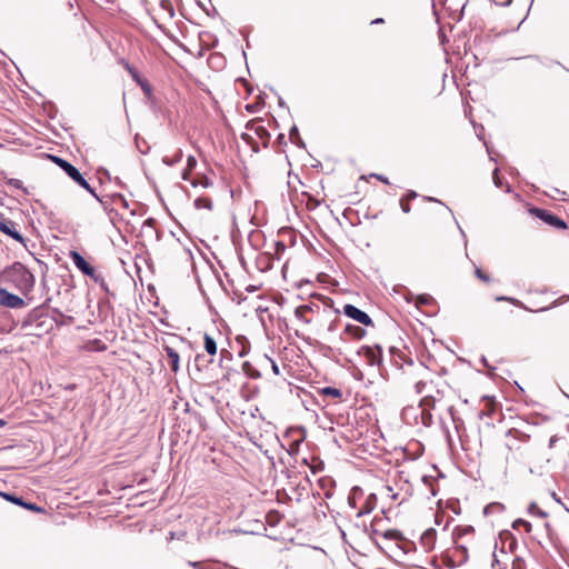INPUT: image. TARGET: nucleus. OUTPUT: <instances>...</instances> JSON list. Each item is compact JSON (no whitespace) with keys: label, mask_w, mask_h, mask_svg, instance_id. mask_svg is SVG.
Instances as JSON below:
<instances>
[{"label":"nucleus","mask_w":569,"mask_h":569,"mask_svg":"<svg viewBox=\"0 0 569 569\" xmlns=\"http://www.w3.org/2000/svg\"><path fill=\"white\" fill-rule=\"evenodd\" d=\"M49 158L59 166L66 174L74 181L78 186L86 189L90 194H92L98 201H101L99 196L96 193V191L90 187L88 181L83 178L81 172L71 163H69L67 160L59 158L57 156H49Z\"/></svg>","instance_id":"f257e3e1"},{"label":"nucleus","mask_w":569,"mask_h":569,"mask_svg":"<svg viewBox=\"0 0 569 569\" xmlns=\"http://www.w3.org/2000/svg\"><path fill=\"white\" fill-rule=\"evenodd\" d=\"M496 300L497 301H508V302L512 303L513 306L522 308V309H525L527 311L543 312V311L550 310V309L561 305L563 301H568L569 300V296H562L561 298L556 299L550 306L543 307V308H539L537 310L528 308L520 300H518L516 298H511V297L499 296V297L496 298Z\"/></svg>","instance_id":"f03ea898"},{"label":"nucleus","mask_w":569,"mask_h":569,"mask_svg":"<svg viewBox=\"0 0 569 569\" xmlns=\"http://www.w3.org/2000/svg\"><path fill=\"white\" fill-rule=\"evenodd\" d=\"M357 353L359 357L365 359L368 366H379L381 362V348L378 346H362Z\"/></svg>","instance_id":"7ed1b4c3"},{"label":"nucleus","mask_w":569,"mask_h":569,"mask_svg":"<svg viewBox=\"0 0 569 569\" xmlns=\"http://www.w3.org/2000/svg\"><path fill=\"white\" fill-rule=\"evenodd\" d=\"M532 213L536 214L539 219H541L543 222L548 223L549 226H552L558 229H566L567 223L560 219L559 217L550 213L547 210L535 208L531 210Z\"/></svg>","instance_id":"20e7f679"},{"label":"nucleus","mask_w":569,"mask_h":569,"mask_svg":"<svg viewBox=\"0 0 569 569\" xmlns=\"http://www.w3.org/2000/svg\"><path fill=\"white\" fill-rule=\"evenodd\" d=\"M0 306L11 309H20L24 307V301L19 296L0 288Z\"/></svg>","instance_id":"39448f33"},{"label":"nucleus","mask_w":569,"mask_h":569,"mask_svg":"<svg viewBox=\"0 0 569 569\" xmlns=\"http://www.w3.org/2000/svg\"><path fill=\"white\" fill-rule=\"evenodd\" d=\"M343 313L347 317L358 321L361 325H365V326L372 325L371 318L365 311L360 310L359 308H357L353 305H345Z\"/></svg>","instance_id":"423d86ee"},{"label":"nucleus","mask_w":569,"mask_h":569,"mask_svg":"<svg viewBox=\"0 0 569 569\" xmlns=\"http://www.w3.org/2000/svg\"><path fill=\"white\" fill-rule=\"evenodd\" d=\"M0 231L4 234L11 237L16 241L23 243L24 238L22 234L16 229L14 222L10 220H0Z\"/></svg>","instance_id":"0eeeda50"},{"label":"nucleus","mask_w":569,"mask_h":569,"mask_svg":"<svg viewBox=\"0 0 569 569\" xmlns=\"http://www.w3.org/2000/svg\"><path fill=\"white\" fill-rule=\"evenodd\" d=\"M377 505V496L375 493L365 495L363 500L361 501V505L359 507V510L356 511V516L362 517L365 515L370 513Z\"/></svg>","instance_id":"6e6552de"},{"label":"nucleus","mask_w":569,"mask_h":569,"mask_svg":"<svg viewBox=\"0 0 569 569\" xmlns=\"http://www.w3.org/2000/svg\"><path fill=\"white\" fill-rule=\"evenodd\" d=\"M70 257L74 263V266L82 271L87 276H92L94 273L93 267H91L87 260L77 251H71Z\"/></svg>","instance_id":"1a4fd4ad"},{"label":"nucleus","mask_w":569,"mask_h":569,"mask_svg":"<svg viewBox=\"0 0 569 569\" xmlns=\"http://www.w3.org/2000/svg\"><path fill=\"white\" fill-rule=\"evenodd\" d=\"M363 498L365 491L360 487L356 486L351 489L348 496V503L351 508L358 511Z\"/></svg>","instance_id":"9d476101"},{"label":"nucleus","mask_w":569,"mask_h":569,"mask_svg":"<svg viewBox=\"0 0 569 569\" xmlns=\"http://www.w3.org/2000/svg\"><path fill=\"white\" fill-rule=\"evenodd\" d=\"M164 351L170 360L171 370L177 373L180 369V356L179 353L171 347L164 346Z\"/></svg>","instance_id":"9b49d317"},{"label":"nucleus","mask_w":569,"mask_h":569,"mask_svg":"<svg viewBox=\"0 0 569 569\" xmlns=\"http://www.w3.org/2000/svg\"><path fill=\"white\" fill-rule=\"evenodd\" d=\"M311 311H313V308L311 305H302V306H299L296 308L295 316L297 319H299L303 323L308 325V323H310V319H308L306 317V315H308V312H311Z\"/></svg>","instance_id":"f8f14e48"},{"label":"nucleus","mask_w":569,"mask_h":569,"mask_svg":"<svg viewBox=\"0 0 569 569\" xmlns=\"http://www.w3.org/2000/svg\"><path fill=\"white\" fill-rule=\"evenodd\" d=\"M345 332L356 339H362L366 335V330L355 325H347Z\"/></svg>","instance_id":"ddd939ff"},{"label":"nucleus","mask_w":569,"mask_h":569,"mask_svg":"<svg viewBox=\"0 0 569 569\" xmlns=\"http://www.w3.org/2000/svg\"><path fill=\"white\" fill-rule=\"evenodd\" d=\"M203 340H204L206 351L211 356L216 355L217 353V343H216L214 339L211 336L206 333L203 337Z\"/></svg>","instance_id":"4468645a"},{"label":"nucleus","mask_w":569,"mask_h":569,"mask_svg":"<svg viewBox=\"0 0 569 569\" xmlns=\"http://www.w3.org/2000/svg\"><path fill=\"white\" fill-rule=\"evenodd\" d=\"M194 207L197 209H207V210H211L212 209V201L209 199V198H197L194 200Z\"/></svg>","instance_id":"2eb2a0df"},{"label":"nucleus","mask_w":569,"mask_h":569,"mask_svg":"<svg viewBox=\"0 0 569 569\" xmlns=\"http://www.w3.org/2000/svg\"><path fill=\"white\" fill-rule=\"evenodd\" d=\"M528 512L532 516H538L540 518H547L548 513L543 510H541L536 502H531L528 506Z\"/></svg>","instance_id":"dca6fc26"},{"label":"nucleus","mask_w":569,"mask_h":569,"mask_svg":"<svg viewBox=\"0 0 569 569\" xmlns=\"http://www.w3.org/2000/svg\"><path fill=\"white\" fill-rule=\"evenodd\" d=\"M181 159H182V151H181V150H178L173 157H171V158L164 157V158L162 159V162H163L166 166H168V167H172V166H174L176 163L180 162V161H181Z\"/></svg>","instance_id":"f3484780"},{"label":"nucleus","mask_w":569,"mask_h":569,"mask_svg":"<svg viewBox=\"0 0 569 569\" xmlns=\"http://www.w3.org/2000/svg\"><path fill=\"white\" fill-rule=\"evenodd\" d=\"M546 194L555 200H565L566 192L557 188H550V190L547 191Z\"/></svg>","instance_id":"a211bd4d"},{"label":"nucleus","mask_w":569,"mask_h":569,"mask_svg":"<svg viewBox=\"0 0 569 569\" xmlns=\"http://www.w3.org/2000/svg\"><path fill=\"white\" fill-rule=\"evenodd\" d=\"M321 393L333 398H341L342 396V392L339 389L332 387L322 388Z\"/></svg>","instance_id":"6ab92c4d"},{"label":"nucleus","mask_w":569,"mask_h":569,"mask_svg":"<svg viewBox=\"0 0 569 569\" xmlns=\"http://www.w3.org/2000/svg\"><path fill=\"white\" fill-rule=\"evenodd\" d=\"M519 526L523 527L525 530L529 533L532 530V526L529 521L523 519H517L512 522V528L517 529Z\"/></svg>","instance_id":"aec40b11"},{"label":"nucleus","mask_w":569,"mask_h":569,"mask_svg":"<svg viewBox=\"0 0 569 569\" xmlns=\"http://www.w3.org/2000/svg\"><path fill=\"white\" fill-rule=\"evenodd\" d=\"M191 184L193 187L201 186L203 188H209L210 186H212V181L209 178H207V177H201L198 180H192Z\"/></svg>","instance_id":"412c9836"},{"label":"nucleus","mask_w":569,"mask_h":569,"mask_svg":"<svg viewBox=\"0 0 569 569\" xmlns=\"http://www.w3.org/2000/svg\"><path fill=\"white\" fill-rule=\"evenodd\" d=\"M124 68L126 70L130 73V76L132 77V79L137 82V83H141V78L139 76V73L137 72V70L134 68H132L129 63H124Z\"/></svg>","instance_id":"4be33fe9"},{"label":"nucleus","mask_w":569,"mask_h":569,"mask_svg":"<svg viewBox=\"0 0 569 569\" xmlns=\"http://www.w3.org/2000/svg\"><path fill=\"white\" fill-rule=\"evenodd\" d=\"M383 537L390 540H398L401 537V533L397 530H387L383 532Z\"/></svg>","instance_id":"5701e85b"},{"label":"nucleus","mask_w":569,"mask_h":569,"mask_svg":"<svg viewBox=\"0 0 569 569\" xmlns=\"http://www.w3.org/2000/svg\"><path fill=\"white\" fill-rule=\"evenodd\" d=\"M2 497L4 499H7L8 501H11V502H13V503H16L18 506H22L23 502H24L21 498L12 496L10 493H2Z\"/></svg>","instance_id":"b1692460"},{"label":"nucleus","mask_w":569,"mask_h":569,"mask_svg":"<svg viewBox=\"0 0 569 569\" xmlns=\"http://www.w3.org/2000/svg\"><path fill=\"white\" fill-rule=\"evenodd\" d=\"M432 301V297L429 295H420L417 297L416 303L419 305H429Z\"/></svg>","instance_id":"393cba45"},{"label":"nucleus","mask_w":569,"mask_h":569,"mask_svg":"<svg viewBox=\"0 0 569 569\" xmlns=\"http://www.w3.org/2000/svg\"><path fill=\"white\" fill-rule=\"evenodd\" d=\"M492 180L496 187L500 188L502 186V180L499 177V169L496 168L492 172Z\"/></svg>","instance_id":"a878e982"},{"label":"nucleus","mask_w":569,"mask_h":569,"mask_svg":"<svg viewBox=\"0 0 569 569\" xmlns=\"http://www.w3.org/2000/svg\"><path fill=\"white\" fill-rule=\"evenodd\" d=\"M475 274H476V277H477L479 280H481V281H483V282H489V280H490L489 276H488V274H486V273H483V272H482V270H481L480 268H476V270H475Z\"/></svg>","instance_id":"bb28decb"},{"label":"nucleus","mask_w":569,"mask_h":569,"mask_svg":"<svg viewBox=\"0 0 569 569\" xmlns=\"http://www.w3.org/2000/svg\"><path fill=\"white\" fill-rule=\"evenodd\" d=\"M523 568H525V560L521 557H516L512 561L511 569H523Z\"/></svg>","instance_id":"cd10ccee"},{"label":"nucleus","mask_w":569,"mask_h":569,"mask_svg":"<svg viewBox=\"0 0 569 569\" xmlns=\"http://www.w3.org/2000/svg\"><path fill=\"white\" fill-rule=\"evenodd\" d=\"M289 139L291 140V142H295L296 139H299V131H298V128L296 126H293L290 129Z\"/></svg>","instance_id":"c85d7f7f"},{"label":"nucleus","mask_w":569,"mask_h":569,"mask_svg":"<svg viewBox=\"0 0 569 569\" xmlns=\"http://www.w3.org/2000/svg\"><path fill=\"white\" fill-rule=\"evenodd\" d=\"M22 279L28 286L31 287L33 284V276L30 272L23 271Z\"/></svg>","instance_id":"c756f323"},{"label":"nucleus","mask_w":569,"mask_h":569,"mask_svg":"<svg viewBox=\"0 0 569 569\" xmlns=\"http://www.w3.org/2000/svg\"><path fill=\"white\" fill-rule=\"evenodd\" d=\"M197 166V160L193 156H188L187 158V169L193 170Z\"/></svg>","instance_id":"7c9ffc66"},{"label":"nucleus","mask_w":569,"mask_h":569,"mask_svg":"<svg viewBox=\"0 0 569 569\" xmlns=\"http://www.w3.org/2000/svg\"><path fill=\"white\" fill-rule=\"evenodd\" d=\"M400 207L405 213L410 212V204L403 198L400 200Z\"/></svg>","instance_id":"2f4dec72"},{"label":"nucleus","mask_w":569,"mask_h":569,"mask_svg":"<svg viewBox=\"0 0 569 569\" xmlns=\"http://www.w3.org/2000/svg\"><path fill=\"white\" fill-rule=\"evenodd\" d=\"M22 507L29 509V510H36V511H40L41 509L39 507H37L36 505L33 503H29V502H23Z\"/></svg>","instance_id":"473e14b6"},{"label":"nucleus","mask_w":569,"mask_h":569,"mask_svg":"<svg viewBox=\"0 0 569 569\" xmlns=\"http://www.w3.org/2000/svg\"><path fill=\"white\" fill-rule=\"evenodd\" d=\"M139 84H140V87L142 88V90L144 92H147V93L150 92V87H149V84L144 80L141 79V83H139Z\"/></svg>","instance_id":"72a5a7b5"},{"label":"nucleus","mask_w":569,"mask_h":569,"mask_svg":"<svg viewBox=\"0 0 569 569\" xmlns=\"http://www.w3.org/2000/svg\"><path fill=\"white\" fill-rule=\"evenodd\" d=\"M372 177L377 178L378 180H380L381 182L388 184L389 183V180L387 177L382 176V174H372Z\"/></svg>","instance_id":"f704fd0d"},{"label":"nucleus","mask_w":569,"mask_h":569,"mask_svg":"<svg viewBox=\"0 0 569 569\" xmlns=\"http://www.w3.org/2000/svg\"><path fill=\"white\" fill-rule=\"evenodd\" d=\"M191 171H192V170H189V169H187V168H186V169L183 170V172H182V179H183V180H186V181L190 180V172H191Z\"/></svg>","instance_id":"c9c22d12"},{"label":"nucleus","mask_w":569,"mask_h":569,"mask_svg":"<svg viewBox=\"0 0 569 569\" xmlns=\"http://www.w3.org/2000/svg\"><path fill=\"white\" fill-rule=\"evenodd\" d=\"M9 183L12 184L16 188H21V184H22V182L20 180H18V179H11L9 181Z\"/></svg>","instance_id":"e433bc0d"},{"label":"nucleus","mask_w":569,"mask_h":569,"mask_svg":"<svg viewBox=\"0 0 569 569\" xmlns=\"http://www.w3.org/2000/svg\"><path fill=\"white\" fill-rule=\"evenodd\" d=\"M425 385H426V383H425V382H422V381H418V382L416 383V390H417V392H418V393H420V392L422 391V388L425 387Z\"/></svg>","instance_id":"4c0bfd02"},{"label":"nucleus","mask_w":569,"mask_h":569,"mask_svg":"<svg viewBox=\"0 0 569 569\" xmlns=\"http://www.w3.org/2000/svg\"><path fill=\"white\" fill-rule=\"evenodd\" d=\"M189 566L197 568V569H203L201 567V562H199V561H189Z\"/></svg>","instance_id":"58836bf2"},{"label":"nucleus","mask_w":569,"mask_h":569,"mask_svg":"<svg viewBox=\"0 0 569 569\" xmlns=\"http://www.w3.org/2000/svg\"><path fill=\"white\" fill-rule=\"evenodd\" d=\"M551 498L559 505H562L561 499L557 496L556 492H551Z\"/></svg>","instance_id":"ea45409f"},{"label":"nucleus","mask_w":569,"mask_h":569,"mask_svg":"<svg viewBox=\"0 0 569 569\" xmlns=\"http://www.w3.org/2000/svg\"><path fill=\"white\" fill-rule=\"evenodd\" d=\"M271 361V365H272V371L276 373V375H279V367L276 365V362H273L272 360Z\"/></svg>","instance_id":"a19ab883"},{"label":"nucleus","mask_w":569,"mask_h":569,"mask_svg":"<svg viewBox=\"0 0 569 569\" xmlns=\"http://www.w3.org/2000/svg\"><path fill=\"white\" fill-rule=\"evenodd\" d=\"M293 143H296L297 146H299L301 148H305V142L302 141V139L300 137H299V139H296V141Z\"/></svg>","instance_id":"79ce46f5"},{"label":"nucleus","mask_w":569,"mask_h":569,"mask_svg":"<svg viewBox=\"0 0 569 569\" xmlns=\"http://www.w3.org/2000/svg\"><path fill=\"white\" fill-rule=\"evenodd\" d=\"M293 143H296L297 146H299L301 148H305V142L302 141V139L300 137H299V139H296V141Z\"/></svg>","instance_id":"37998d69"},{"label":"nucleus","mask_w":569,"mask_h":569,"mask_svg":"<svg viewBox=\"0 0 569 569\" xmlns=\"http://www.w3.org/2000/svg\"><path fill=\"white\" fill-rule=\"evenodd\" d=\"M408 200L417 198V192L410 191L407 196Z\"/></svg>","instance_id":"c03bdc74"},{"label":"nucleus","mask_w":569,"mask_h":569,"mask_svg":"<svg viewBox=\"0 0 569 569\" xmlns=\"http://www.w3.org/2000/svg\"><path fill=\"white\" fill-rule=\"evenodd\" d=\"M517 546V540L513 539V541L510 543V550H513V548H516Z\"/></svg>","instance_id":"a18cd8bd"},{"label":"nucleus","mask_w":569,"mask_h":569,"mask_svg":"<svg viewBox=\"0 0 569 569\" xmlns=\"http://www.w3.org/2000/svg\"><path fill=\"white\" fill-rule=\"evenodd\" d=\"M381 22H383V20L381 18H378V19L373 20L371 23H381Z\"/></svg>","instance_id":"49530a36"},{"label":"nucleus","mask_w":569,"mask_h":569,"mask_svg":"<svg viewBox=\"0 0 569 569\" xmlns=\"http://www.w3.org/2000/svg\"><path fill=\"white\" fill-rule=\"evenodd\" d=\"M169 12H170V16L172 17V16H173V9H172V7H170Z\"/></svg>","instance_id":"de8ad7c7"},{"label":"nucleus","mask_w":569,"mask_h":569,"mask_svg":"<svg viewBox=\"0 0 569 569\" xmlns=\"http://www.w3.org/2000/svg\"><path fill=\"white\" fill-rule=\"evenodd\" d=\"M506 191H507V192H510V191H511V189H510V186H509V184H507Z\"/></svg>","instance_id":"09e8293b"},{"label":"nucleus","mask_w":569,"mask_h":569,"mask_svg":"<svg viewBox=\"0 0 569 569\" xmlns=\"http://www.w3.org/2000/svg\"><path fill=\"white\" fill-rule=\"evenodd\" d=\"M481 361L483 362V365H486V366H487V360H486V358H485V357H482Z\"/></svg>","instance_id":"8fccbe9b"},{"label":"nucleus","mask_w":569,"mask_h":569,"mask_svg":"<svg viewBox=\"0 0 569 569\" xmlns=\"http://www.w3.org/2000/svg\"><path fill=\"white\" fill-rule=\"evenodd\" d=\"M140 147H143V143H140V144H139V142H137V148H139V149H140Z\"/></svg>","instance_id":"3c124183"},{"label":"nucleus","mask_w":569,"mask_h":569,"mask_svg":"<svg viewBox=\"0 0 569 569\" xmlns=\"http://www.w3.org/2000/svg\"><path fill=\"white\" fill-rule=\"evenodd\" d=\"M140 147H143V143H140V144H139V142H137V148H139V149H140Z\"/></svg>","instance_id":"603ef678"},{"label":"nucleus","mask_w":569,"mask_h":569,"mask_svg":"<svg viewBox=\"0 0 569 569\" xmlns=\"http://www.w3.org/2000/svg\"><path fill=\"white\" fill-rule=\"evenodd\" d=\"M428 200H429V201H437V200H436L435 198H432V197H429V198H428Z\"/></svg>","instance_id":"864d4df0"},{"label":"nucleus","mask_w":569,"mask_h":569,"mask_svg":"<svg viewBox=\"0 0 569 569\" xmlns=\"http://www.w3.org/2000/svg\"><path fill=\"white\" fill-rule=\"evenodd\" d=\"M391 497H392V499H395V500H396V499H397V497H398V495H397V493H393Z\"/></svg>","instance_id":"5fc2aeb1"},{"label":"nucleus","mask_w":569,"mask_h":569,"mask_svg":"<svg viewBox=\"0 0 569 569\" xmlns=\"http://www.w3.org/2000/svg\"><path fill=\"white\" fill-rule=\"evenodd\" d=\"M460 233L465 237L463 230L459 227Z\"/></svg>","instance_id":"6e6d98bb"},{"label":"nucleus","mask_w":569,"mask_h":569,"mask_svg":"<svg viewBox=\"0 0 569 569\" xmlns=\"http://www.w3.org/2000/svg\"><path fill=\"white\" fill-rule=\"evenodd\" d=\"M4 426V421L0 420V427Z\"/></svg>","instance_id":"4d7b16f0"}]
</instances>
